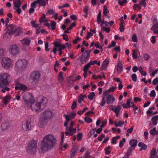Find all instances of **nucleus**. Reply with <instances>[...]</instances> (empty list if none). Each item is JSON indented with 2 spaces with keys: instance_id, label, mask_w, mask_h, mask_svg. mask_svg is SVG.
Listing matches in <instances>:
<instances>
[{
  "instance_id": "nucleus-38",
  "label": "nucleus",
  "mask_w": 158,
  "mask_h": 158,
  "mask_svg": "<svg viewBox=\"0 0 158 158\" xmlns=\"http://www.w3.org/2000/svg\"><path fill=\"white\" fill-rule=\"evenodd\" d=\"M134 149V147L131 146L128 148L126 154L129 155V156H130V154L131 153L132 151H133Z\"/></svg>"
},
{
  "instance_id": "nucleus-50",
  "label": "nucleus",
  "mask_w": 158,
  "mask_h": 158,
  "mask_svg": "<svg viewBox=\"0 0 158 158\" xmlns=\"http://www.w3.org/2000/svg\"><path fill=\"white\" fill-rule=\"evenodd\" d=\"M146 0H141V1L139 2L140 5H143L144 7H146L147 6L146 2Z\"/></svg>"
},
{
  "instance_id": "nucleus-23",
  "label": "nucleus",
  "mask_w": 158,
  "mask_h": 158,
  "mask_svg": "<svg viewBox=\"0 0 158 158\" xmlns=\"http://www.w3.org/2000/svg\"><path fill=\"white\" fill-rule=\"evenodd\" d=\"M10 99V96L9 95H7L4 98L3 103L5 104H7L9 102Z\"/></svg>"
},
{
  "instance_id": "nucleus-35",
  "label": "nucleus",
  "mask_w": 158,
  "mask_h": 158,
  "mask_svg": "<svg viewBox=\"0 0 158 158\" xmlns=\"http://www.w3.org/2000/svg\"><path fill=\"white\" fill-rule=\"evenodd\" d=\"M117 70L118 72L119 73H121L123 71V67L121 64H118L117 68Z\"/></svg>"
},
{
  "instance_id": "nucleus-63",
  "label": "nucleus",
  "mask_w": 158,
  "mask_h": 158,
  "mask_svg": "<svg viewBox=\"0 0 158 158\" xmlns=\"http://www.w3.org/2000/svg\"><path fill=\"white\" fill-rule=\"evenodd\" d=\"M76 24L74 22L73 23L69 26V27L68 28V30H71L73 27H74L76 26Z\"/></svg>"
},
{
  "instance_id": "nucleus-10",
  "label": "nucleus",
  "mask_w": 158,
  "mask_h": 158,
  "mask_svg": "<svg viewBox=\"0 0 158 158\" xmlns=\"http://www.w3.org/2000/svg\"><path fill=\"white\" fill-rule=\"evenodd\" d=\"M40 77V74L38 71H35L31 73V83L33 85L37 84L39 81Z\"/></svg>"
},
{
  "instance_id": "nucleus-21",
  "label": "nucleus",
  "mask_w": 158,
  "mask_h": 158,
  "mask_svg": "<svg viewBox=\"0 0 158 158\" xmlns=\"http://www.w3.org/2000/svg\"><path fill=\"white\" fill-rule=\"evenodd\" d=\"M74 124V123L73 121H71L70 123V126L68 128V131L72 133H75L76 132V129L75 128H73V127Z\"/></svg>"
},
{
  "instance_id": "nucleus-40",
  "label": "nucleus",
  "mask_w": 158,
  "mask_h": 158,
  "mask_svg": "<svg viewBox=\"0 0 158 158\" xmlns=\"http://www.w3.org/2000/svg\"><path fill=\"white\" fill-rule=\"evenodd\" d=\"M61 143H60V147H62V146H63V142H64V132H61Z\"/></svg>"
},
{
  "instance_id": "nucleus-62",
  "label": "nucleus",
  "mask_w": 158,
  "mask_h": 158,
  "mask_svg": "<svg viewBox=\"0 0 158 158\" xmlns=\"http://www.w3.org/2000/svg\"><path fill=\"white\" fill-rule=\"evenodd\" d=\"M144 59L146 60H149V56L147 54H145L144 55Z\"/></svg>"
},
{
  "instance_id": "nucleus-6",
  "label": "nucleus",
  "mask_w": 158,
  "mask_h": 158,
  "mask_svg": "<svg viewBox=\"0 0 158 158\" xmlns=\"http://www.w3.org/2000/svg\"><path fill=\"white\" fill-rule=\"evenodd\" d=\"M115 98L113 96L112 94H107L104 95L103 94L102 95V100L100 103V105L102 106H103L106 103L108 104H112L115 101Z\"/></svg>"
},
{
  "instance_id": "nucleus-36",
  "label": "nucleus",
  "mask_w": 158,
  "mask_h": 158,
  "mask_svg": "<svg viewBox=\"0 0 158 158\" xmlns=\"http://www.w3.org/2000/svg\"><path fill=\"white\" fill-rule=\"evenodd\" d=\"M56 25V24L55 22L53 21H52L51 23V29L52 30H54Z\"/></svg>"
},
{
  "instance_id": "nucleus-41",
  "label": "nucleus",
  "mask_w": 158,
  "mask_h": 158,
  "mask_svg": "<svg viewBox=\"0 0 158 158\" xmlns=\"http://www.w3.org/2000/svg\"><path fill=\"white\" fill-rule=\"evenodd\" d=\"M109 13V10L106 6H104L103 7V13L104 15L106 16L107 14Z\"/></svg>"
},
{
  "instance_id": "nucleus-61",
  "label": "nucleus",
  "mask_w": 158,
  "mask_h": 158,
  "mask_svg": "<svg viewBox=\"0 0 158 158\" xmlns=\"http://www.w3.org/2000/svg\"><path fill=\"white\" fill-rule=\"evenodd\" d=\"M64 39L66 41H68L69 40V39L68 37V35L66 34H63L62 35Z\"/></svg>"
},
{
  "instance_id": "nucleus-9",
  "label": "nucleus",
  "mask_w": 158,
  "mask_h": 158,
  "mask_svg": "<svg viewBox=\"0 0 158 158\" xmlns=\"http://www.w3.org/2000/svg\"><path fill=\"white\" fill-rule=\"evenodd\" d=\"M1 63L2 67L5 69H8L12 66L11 59L8 57H5L3 58Z\"/></svg>"
},
{
  "instance_id": "nucleus-59",
  "label": "nucleus",
  "mask_w": 158,
  "mask_h": 158,
  "mask_svg": "<svg viewBox=\"0 0 158 158\" xmlns=\"http://www.w3.org/2000/svg\"><path fill=\"white\" fill-rule=\"evenodd\" d=\"M149 95L151 97H155L156 96V92L154 90H152L150 93Z\"/></svg>"
},
{
  "instance_id": "nucleus-27",
  "label": "nucleus",
  "mask_w": 158,
  "mask_h": 158,
  "mask_svg": "<svg viewBox=\"0 0 158 158\" xmlns=\"http://www.w3.org/2000/svg\"><path fill=\"white\" fill-rule=\"evenodd\" d=\"M151 120L153 124L154 125H156L157 124V121L158 120V115H156L153 116L151 119Z\"/></svg>"
},
{
  "instance_id": "nucleus-13",
  "label": "nucleus",
  "mask_w": 158,
  "mask_h": 158,
  "mask_svg": "<svg viewBox=\"0 0 158 158\" xmlns=\"http://www.w3.org/2000/svg\"><path fill=\"white\" fill-rule=\"evenodd\" d=\"M85 52H87V53L82 54L80 58V61L82 64H83L85 63L89 58L90 55L88 53V51H86Z\"/></svg>"
},
{
  "instance_id": "nucleus-64",
  "label": "nucleus",
  "mask_w": 158,
  "mask_h": 158,
  "mask_svg": "<svg viewBox=\"0 0 158 158\" xmlns=\"http://www.w3.org/2000/svg\"><path fill=\"white\" fill-rule=\"evenodd\" d=\"M71 19L73 20H76L77 19V18L75 15H73L70 16Z\"/></svg>"
},
{
  "instance_id": "nucleus-58",
  "label": "nucleus",
  "mask_w": 158,
  "mask_h": 158,
  "mask_svg": "<svg viewBox=\"0 0 158 158\" xmlns=\"http://www.w3.org/2000/svg\"><path fill=\"white\" fill-rule=\"evenodd\" d=\"M141 8V6L138 4H135L134 5V9L135 10H136L137 8L138 9V10H140Z\"/></svg>"
},
{
  "instance_id": "nucleus-20",
  "label": "nucleus",
  "mask_w": 158,
  "mask_h": 158,
  "mask_svg": "<svg viewBox=\"0 0 158 158\" xmlns=\"http://www.w3.org/2000/svg\"><path fill=\"white\" fill-rule=\"evenodd\" d=\"M116 88V87H111L109 89L106 90L103 94H104V95L110 94V93L111 92H113Z\"/></svg>"
},
{
  "instance_id": "nucleus-37",
  "label": "nucleus",
  "mask_w": 158,
  "mask_h": 158,
  "mask_svg": "<svg viewBox=\"0 0 158 158\" xmlns=\"http://www.w3.org/2000/svg\"><path fill=\"white\" fill-rule=\"evenodd\" d=\"M156 154V150L155 149L153 148L151 150V158H154Z\"/></svg>"
},
{
  "instance_id": "nucleus-60",
  "label": "nucleus",
  "mask_w": 158,
  "mask_h": 158,
  "mask_svg": "<svg viewBox=\"0 0 158 158\" xmlns=\"http://www.w3.org/2000/svg\"><path fill=\"white\" fill-rule=\"evenodd\" d=\"M46 18V15L44 14H43V16H42L40 20V23H42L44 21V19Z\"/></svg>"
},
{
  "instance_id": "nucleus-51",
  "label": "nucleus",
  "mask_w": 158,
  "mask_h": 158,
  "mask_svg": "<svg viewBox=\"0 0 158 158\" xmlns=\"http://www.w3.org/2000/svg\"><path fill=\"white\" fill-rule=\"evenodd\" d=\"M77 103L76 101L73 102L71 106V109L73 110H74L77 107Z\"/></svg>"
},
{
  "instance_id": "nucleus-12",
  "label": "nucleus",
  "mask_w": 158,
  "mask_h": 158,
  "mask_svg": "<svg viewBox=\"0 0 158 158\" xmlns=\"http://www.w3.org/2000/svg\"><path fill=\"white\" fill-rule=\"evenodd\" d=\"M9 52L12 55H16L19 53V48L17 45H13L10 47L9 49Z\"/></svg>"
},
{
  "instance_id": "nucleus-11",
  "label": "nucleus",
  "mask_w": 158,
  "mask_h": 158,
  "mask_svg": "<svg viewBox=\"0 0 158 158\" xmlns=\"http://www.w3.org/2000/svg\"><path fill=\"white\" fill-rule=\"evenodd\" d=\"M23 98L25 103L27 105L31 104V103H33L35 102L34 99L31 95L28 93L24 94Z\"/></svg>"
},
{
  "instance_id": "nucleus-3",
  "label": "nucleus",
  "mask_w": 158,
  "mask_h": 158,
  "mask_svg": "<svg viewBox=\"0 0 158 158\" xmlns=\"http://www.w3.org/2000/svg\"><path fill=\"white\" fill-rule=\"evenodd\" d=\"M6 29L8 32H6L4 35V37H8V35L9 36L10 35L13 34L14 33L16 32L17 36L22 35L23 34L22 31L19 28L17 27L15 25L12 24L6 27Z\"/></svg>"
},
{
  "instance_id": "nucleus-57",
  "label": "nucleus",
  "mask_w": 158,
  "mask_h": 158,
  "mask_svg": "<svg viewBox=\"0 0 158 158\" xmlns=\"http://www.w3.org/2000/svg\"><path fill=\"white\" fill-rule=\"evenodd\" d=\"M132 39L133 41L136 42H137V37L135 35H134L132 37Z\"/></svg>"
},
{
  "instance_id": "nucleus-44",
  "label": "nucleus",
  "mask_w": 158,
  "mask_h": 158,
  "mask_svg": "<svg viewBox=\"0 0 158 158\" xmlns=\"http://www.w3.org/2000/svg\"><path fill=\"white\" fill-rule=\"evenodd\" d=\"M126 139L125 138H123L122 140H121L119 142V146L120 148H121L123 145L124 143L125 142Z\"/></svg>"
},
{
  "instance_id": "nucleus-16",
  "label": "nucleus",
  "mask_w": 158,
  "mask_h": 158,
  "mask_svg": "<svg viewBox=\"0 0 158 158\" xmlns=\"http://www.w3.org/2000/svg\"><path fill=\"white\" fill-rule=\"evenodd\" d=\"M15 85V89L16 90L20 89L24 90L27 89V87L25 85L18 82L16 83Z\"/></svg>"
},
{
  "instance_id": "nucleus-4",
  "label": "nucleus",
  "mask_w": 158,
  "mask_h": 158,
  "mask_svg": "<svg viewBox=\"0 0 158 158\" xmlns=\"http://www.w3.org/2000/svg\"><path fill=\"white\" fill-rule=\"evenodd\" d=\"M47 103L46 98H43L40 102L31 103V107L33 111L39 112L44 107Z\"/></svg>"
},
{
  "instance_id": "nucleus-31",
  "label": "nucleus",
  "mask_w": 158,
  "mask_h": 158,
  "mask_svg": "<svg viewBox=\"0 0 158 158\" xmlns=\"http://www.w3.org/2000/svg\"><path fill=\"white\" fill-rule=\"evenodd\" d=\"M131 100H127L126 104L123 103L122 104V106L123 108H130V106Z\"/></svg>"
},
{
  "instance_id": "nucleus-49",
  "label": "nucleus",
  "mask_w": 158,
  "mask_h": 158,
  "mask_svg": "<svg viewBox=\"0 0 158 158\" xmlns=\"http://www.w3.org/2000/svg\"><path fill=\"white\" fill-rule=\"evenodd\" d=\"M31 24L32 26L35 28H37L38 27L39 25L35 23V22L34 21H33L31 22Z\"/></svg>"
},
{
  "instance_id": "nucleus-32",
  "label": "nucleus",
  "mask_w": 158,
  "mask_h": 158,
  "mask_svg": "<svg viewBox=\"0 0 158 158\" xmlns=\"http://www.w3.org/2000/svg\"><path fill=\"white\" fill-rule=\"evenodd\" d=\"M86 96L85 94L82 95L81 94L78 97V102L80 103L83 100L84 98H86Z\"/></svg>"
},
{
  "instance_id": "nucleus-52",
  "label": "nucleus",
  "mask_w": 158,
  "mask_h": 158,
  "mask_svg": "<svg viewBox=\"0 0 158 158\" xmlns=\"http://www.w3.org/2000/svg\"><path fill=\"white\" fill-rule=\"evenodd\" d=\"M152 84L154 85H156L158 84V77L153 79L152 81Z\"/></svg>"
},
{
  "instance_id": "nucleus-56",
  "label": "nucleus",
  "mask_w": 158,
  "mask_h": 158,
  "mask_svg": "<svg viewBox=\"0 0 158 158\" xmlns=\"http://www.w3.org/2000/svg\"><path fill=\"white\" fill-rule=\"evenodd\" d=\"M54 13V11L52 9H50L47 11L46 15H48L52 14Z\"/></svg>"
},
{
  "instance_id": "nucleus-19",
  "label": "nucleus",
  "mask_w": 158,
  "mask_h": 158,
  "mask_svg": "<svg viewBox=\"0 0 158 158\" xmlns=\"http://www.w3.org/2000/svg\"><path fill=\"white\" fill-rule=\"evenodd\" d=\"M78 151V149L75 147H74L72 148L70 154L71 158H73L76 155Z\"/></svg>"
},
{
  "instance_id": "nucleus-8",
  "label": "nucleus",
  "mask_w": 158,
  "mask_h": 158,
  "mask_svg": "<svg viewBox=\"0 0 158 158\" xmlns=\"http://www.w3.org/2000/svg\"><path fill=\"white\" fill-rule=\"evenodd\" d=\"M27 64V62L26 60H19L16 62L15 67L17 70H21L25 69Z\"/></svg>"
},
{
  "instance_id": "nucleus-14",
  "label": "nucleus",
  "mask_w": 158,
  "mask_h": 158,
  "mask_svg": "<svg viewBox=\"0 0 158 158\" xmlns=\"http://www.w3.org/2000/svg\"><path fill=\"white\" fill-rule=\"evenodd\" d=\"M22 128L24 131H29L31 129L30 121L27 120L26 122L23 124Z\"/></svg>"
},
{
  "instance_id": "nucleus-42",
  "label": "nucleus",
  "mask_w": 158,
  "mask_h": 158,
  "mask_svg": "<svg viewBox=\"0 0 158 158\" xmlns=\"http://www.w3.org/2000/svg\"><path fill=\"white\" fill-rule=\"evenodd\" d=\"M95 95V93L94 92H92L88 96V98L90 100H93Z\"/></svg>"
},
{
  "instance_id": "nucleus-33",
  "label": "nucleus",
  "mask_w": 158,
  "mask_h": 158,
  "mask_svg": "<svg viewBox=\"0 0 158 158\" xmlns=\"http://www.w3.org/2000/svg\"><path fill=\"white\" fill-rule=\"evenodd\" d=\"M14 3L15 7L21 6V5L20 0H14Z\"/></svg>"
},
{
  "instance_id": "nucleus-17",
  "label": "nucleus",
  "mask_w": 158,
  "mask_h": 158,
  "mask_svg": "<svg viewBox=\"0 0 158 158\" xmlns=\"http://www.w3.org/2000/svg\"><path fill=\"white\" fill-rule=\"evenodd\" d=\"M53 44L55 46V47L56 48H58V50L59 51H61V50L64 49L65 48V46L64 45H61L57 41H55L53 43Z\"/></svg>"
},
{
  "instance_id": "nucleus-29",
  "label": "nucleus",
  "mask_w": 158,
  "mask_h": 158,
  "mask_svg": "<svg viewBox=\"0 0 158 158\" xmlns=\"http://www.w3.org/2000/svg\"><path fill=\"white\" fill-rule=\"evenodd\" d=\"M114 123L115 124V127H122L124 123V122L121 120H119L118 123L116 122H115Z\"/></svg>"
},
{
  "instance_id": "nucleus-43",
  "label": "nucleus",
  "mask_w": 158,
  "mask_h": 158,
  "mask_svg": "<svg viewBox=\"0 0 158 158\" xmlns=\"http://www.w3.org/2000/svg\"><path fill=\"white\" fill-rule=\"evenodd\" d=\"M121 109V107L119 105H118L117 107H115L114 110L113 111L115 112H120V110Z\"/></svg>"
},
{
  "instance_id": "nucleus-53",
  "label": "nucleus",
  "mask_w": 158,
  "mask_h": 158,
  "mask_svg": "<svg viewBox=\"0 0 158 158\" xmlns=\"http://www.w3.org/2000/svg\"><path fill=\"white\" fill-rule=\"evenodd\" d=\"M64 116L65 118L66 121H67L68 122L71 119V117L70 115H68L66 114H64Z\"/></svg>"
},
{
  "instance_id": "nucleus-28",
  "label": "nucleus",
  "mask_w": 158,
  "mask_h": 158,
  "mask_svg": "<svg viewBox=\"0 0 158 158\" xmlns=\"http://www.w3.org/2000/svg\"><path fill=\"white\" fill-rule=\"evenodd\" d=\"M150 134L152 135H155L158 134V130H156L155 127L150 130Z\"/></svg>"
},
{
  "instance_id": "nucleus-22",
  "label": "nucleus",
  "mask_w": 158,
  "mask_h": 158,
  "mask_svg": "<svg viewBox=\"0 0 158 158\" xmlns=\"http://www.w3.org/2000/svg\"><path fill=\"white\" fill-rule=\"evenodd\" d=\"M137 142L138 141L137 139H132L131 140L129 141V144L131 145V146L134 148L136 146Z\"/></svg>"
},
{
  "instance_id": "nucleus-54",
  "label": "nucleus",
  "mask_w": 158,
  "mask_h": 158,
  "mask_svg": "<svg viewBox=\"0 0 158 158\" xmlns=\"http://www.w3.org/2000/svg\"><path fill=\"white\" fill-rule=\"evenodd\" d=\"M132 80L135 82L137 81V76L135 74H133L132 75Z\"/></svg>"
},
{
  "instance_id": "nucleus-7",
  "label": "nucleus",
  "mask_w": 158,
  "mask_h": 158,
  "mask_svg": "<svg viewBox=\"0 0 158 158\" xmlns=\"http://www.w3.org/2000/svg\"><path fill=\"white\" fill-rule=\"evenodd\" d=\"M37 144V142L35 140H31L30 141L26 148V150L28 153L32 154L36 151Z\"/></svg>"
},
{
  "instance_id": "nucleus-18",
  "label": "nucleus",
  "mask_w": 158,
  "mask_h": 158,
  "mask_svg": "<svg viewBox=\"0 0 158 158\" xmlns=\"http://www.w3.org/2000/svg\"><path fill=\"white\" fill-rule=\"evenodd\" d=\"M10 125L8 123H3L0 127V128L2 131H4L8 129Z\"/></svg>"
},
{
  "instance_id": "nucleus-24",
  "label": "nucleus",
  "mask_w": 158,
  "mask_h": 158,
  "mask_svg": "<svg viewBox=\"0 0 158 158\" xmlns=\"http://www.w3.org/2000/svg\"><path fill=\"white\" fill-rule=\"evenodd\" d=\"M109 63V61L108 59H106L103 62V64L102 65L101 69L102 70H104L106 68L107 65Z\"/></svg>"
},
{
  "instance_id": "nucleus-47",
  "label": "nucleus",
  "mask_w": 158,
  "mask_h": 158,
  "mask_svg": "<svg viewBox=\"0 0 158 158\" xmlns=\"http://www.w3.org/2000/svg\"><path fill=\"white\" fill-rule=\"evenodd\" d=\"M156 29H158V22L154 24L151 28L152 31H153Z\"/></svg>"
},
{
  "instance_id": "nucleus-30",
  "label": "nucleus",
  "mask_w": 158,
  "mask_h": 158,
  "mask_svg": "<svg viewBox=\"0 0 158 158\" xmlns=\"http://www.w3.org/2000/svg\"><path fill=\"white\" fill-rule=\"evenodd\" d=\"M31 7L29 10V13L30 14L33 13L35 11V8L36 7V5L33 2L31 4Z\"/></svg>"
},
{
  "instance_id": "nucleus-25",
  "label": "nucleus",
  "mask_w": 158,
  "mask_h": 158,
  "mask_svg": "<svg viewBox=\"0 0 158 158\" xmlns=\"http://www.w3.org/2000/svg\"><path fill=\"white\" fill-rule=\"evenodd\" d=\"M21 41L24 46H28L31 42V40L25 38L23 40H21Z\"/></svg>"
},
{
  "instance_id": "nucleus-39",
  "label": "nucleus",
  "mask_w": 158,
  "mask_h": 158,
  "mask_svg": "<svg viewBox=\"0 0 158 158\" xmlns=\"http://www.w3.org/2000/svg\"><path fill=\"white\" fill-rule=\"evenodd\" d=\"M14 9L16 10L17 13L18 14H20L21 13L22 11L20 8V6L16 7L14 6Z\"/></svg>"
},
{
  "instance_id": "nucleus-46",
  "label": "nucleus",
  "mask_w": 158,
  "mask_h": 158,
  "mask_svg": "<svg viewBox=\"0 0 158 158\" xmlns=\"http://www.w3.org/2000/svg\"><path fill=\"white\" fill-rule=\"evenodd\" d=\"M84 119L85 121L87 123H89L92 122V119L89 117H85Z\"/></svg>"
},
{
  "instance_id": "nucleus-48",
  "label": "nucleus",
  "mask_w": 158,
  "mask_h": 158,
  "mask_svg": "<svg viewBox=\"0 0 158 158\" xmlns=\"http://www.w3.org/2000/svg\"><path fill=\"white\" fill-rule=\"evenodd\" d=\"M90 64L89 62L87 64L85 65L83 70L88 71L89 68L90 67Z\"/></svg>"
},
{
  "instance_id": "nucleus-15",
  "label": "nucleus",
  "mask_w": 158,
  "mask_h": 158,
  "mask_svg": "<svg viewBox=\"0 0 158 158\" xmlns=\"http://www.w3.org/2000/svg\"><path fill=\"white\" fill-rule=\"evenodd\" d=\"M48 0H37L33 2L36 5L39 4L40 6H44L47 3H48Z\"/></svg>"
},
{
  "instance_id": "nucleus-45",
  "label": "nucleus",
  "mask_w": 158,
  "mask_h": 158,
  "mask_svg": "<svg viewBox=\"0 0 158 158\" xmlns=\"http://www.w3.org/2000/svg\"><path fill=\"white\" fill-rule=\"evenodd\" d=\"M101 30L102 31H106L108 33H109L110 31V29L109 28H107L106 27H102Z\"/></svg>"
},
{
  "instance_id": "nucleus-26",
  "label": "nucleus",
  "mask_w": 158,
  "mask_h": 158,
  "mask_svg": "<svg viewBox=\"0 0 158 158\" xmlns=\"http://www.w3.org/2000/svg\"><path fill=\"white\" fill-rule=\"evenodd\" d=\"M138 145L139 147L141 148L139 149L140 151H141L143 150H145L147 148L146 145L141 142L139 143Z\"/></svg>"
},
{
  "instance_id": "nucleus-2",
  "label": "nucleus",
  "mask_w": 158,
  "mask_h": 158,
  "mask_svg": "<svg viewBox=\"0 0 158 158\" xmlns=\"http://www.w3.org/2000/svg\"><path fill=\"white\" fill-rule=\"evenodd\" d=\"M53 117L52 112L49 110L45 111L41 115L39 123L40 127H43L45 125L48 120L51 119Z\"/></svg>"
},
{
  "instance_id": "nucleus-1",
  "label": "nucleus",
  "mask_w": 158,
  "mask_h": 158,
  "mask_svg": "<svg viewBox=\"0 0 158 158\" xmlns=\"http://www.w3.org/2000/svg\"><path fill=\"white\" fill-rule=\"evenodd\" d=\"M56 139L53 135H48L43 139L41 143L40 149L44 152L51 150L55 146Z\"/></svg>"
},
{
  "instance_id": "nucleus-55",
  "label": "nucleus",
  "mask_w": 158,
  "mask_h": 158,
  "mask_svg": "<svg viewBox=\"0 0 158 158\" xmlns=\"http://www.w3.org/2000/svg\"><path fill=\"white\" fill-rule=\"evenodd\" d=\"M114 39L116 40H117L118 39L120 40H124V38L123 37H119L117 35H115Z\"/></svg>"
},
{
  "instance_id": "nucleus-5",
  "label": "nucleus",
  "mask_w": 158,
  "mask_h": 158,
  "mask_svg": "<svg viewBox=\"0 0 158 158\" xmlns=\"http://www.w3.org/2000/svg\"><path fill=\"white\" fill-rule=\"evenodd\" d=\"M10 76L7 73H2L0 74V87H4L9 84L10 81Z\"/></svg>"
},
{
  "instance_id": "nucleus-34",
  "label": "nucleus",
  "mask_w": 158,
  "mask_h": 158,
  "mask_svg": "<svg viewBox=\"0 0 158 158\" xmlns=\"http://www.w3.org/2000/svg\"><path fill=\"white\" fill-rule=\"evenodd\" d=\"M58 79L60 82H62L64 80V78L63 76V73L62 72H60L58 75Z\"/></svg>"
}]
</instances>
